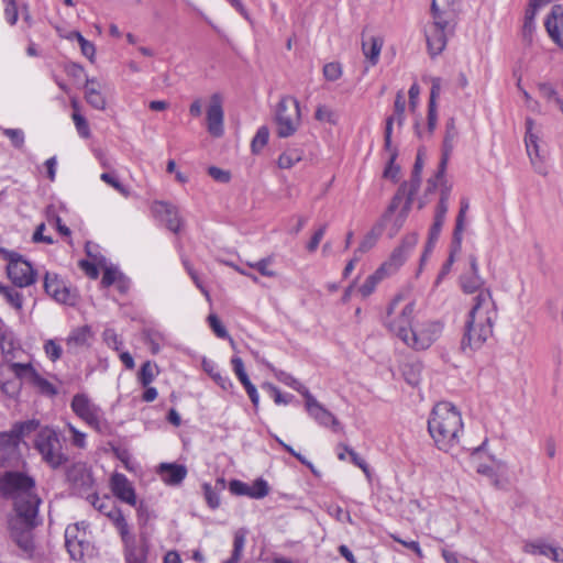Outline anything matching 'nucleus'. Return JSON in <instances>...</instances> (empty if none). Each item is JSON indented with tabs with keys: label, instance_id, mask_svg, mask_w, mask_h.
<instances>
[{
	"label": "nucleus",
	"instance_id": "nucleus-1",
	"mask_svg": "<svg viewBox=\"0 0 563 563\" xmlns=\"http://www.w3.org/2000/svg\"><path fill=\"white\" fill-rule=\"evenodd\" d=\"M485 284L481 274H467L461 277V287L466 294H475L472 308L465 322L462 347L471 351L481 349L493 335L497 309L492 292L483 288Z\"/></svg>",
	"mask_w": 563,
	"mask_h": 563
},
{
	"label": "nucleus",
	"instance_id": "nucleus-2",
	"mask_svg": "<svg viewBox=\"0 0 563 563\" xmlns=\"http://www.w3.org/2000/svg\"><path fill=\"white\" fill-rule=\"evenodd\" d=\"M0 495L12 501L16 517L26 526L38 525L37 512L41 499L33 477L19 471L4 473L0 477Z\"/></svg>",
	"mask_w": 563,
	"mask_h": 563
},
{
	"label": "nucleus",
	"instance_id": "nucleus-3",
	"mask_svg": "<svg viewBox=\"0 0 563 563\" xmlns=\"http://www.w3.org/2000/svg\"><path fill=\"white\" fill-rule=\"evenodd\" d=\"M428 430L439 450L449 452L463 434L461 411L449 401L438 402L428 419Z\"/></svg>",
	"mask_w": 563,
	"mask_h": 563
},
{
	"label": "nucleus",
	"instance_id": "nucleus-4",
	"mask_svg": "<svg viewBox=\"0 0 563 563\" xmlns=\"http://www.w3.org/2000/svg\"><path fill=\"white\" fill-rule=\"evenodd\" d=\"M401 202H402V198L400 195H396L393 198V200H391L388 209L384 213L382 220L363 238L358 247L355 250L354 254L361 256L362 254L372 250L375 246V244L377 243V241L384 230V227L388 222L393 223L394 233L398 232V230L404 225L406 218L408 216V212H409V208H410V200H408L406 202V205L404 207H401V209L397 213V216L394 218V213L400 207Z\"/></svg>",
	"mask_w": 563,
	"mask_h": 563
},
{
	"label": "nucleus",
	"instance_id": "nucleus-5",
	"mask_svg": "<svg viewBox=\"0 0 563 563\" xmlns=\"http://www.w3.org/2000/svg\"><path fill=\"white\" fill-rule=\"evenodd\" d=\"M415 303L404 301L401 295L396 296L388 305L384 318L385 328L401 342L405 341L413 323Z\"/></svg>",
	"mask_w": 563,
	"mask_h": 563
},
{
	"label": "nucleus",
	"instance_id": "nucleus-6",
	"mask_svg": "<svg viewBox=\"0 0 563 563\" xmlns=\"http://www.w3.org/2000/svg\"><path fill=\"white\" fill-rule=\"evenodd\" d=\"M34 446L42 460L52 468H58L67 462L62 440L53 428H42L36 434Z\"/></svg>",
	"mask_w": 563,
	"mask_h": 563
},
{
	"label": "nucleus",
	"instance_id": "nucleus-7",
	"mask_svg": "<svg viewBox=\"0 0 563 563\" xmlns=\"http://www.w3.org/2000/svg\"><path fill=\"white\" fill-rule=\"evenodd\" d=\"M455 20L439 14H432V20L424 24L423 33L428 51L431 56H437L446 46L448 37L453 33Z\"/></svg>",
	"mask_w": 563,
	"mask_h": 563
},
{
	"label": "nucleus",
	"instance_id": "nucleus-8",
	"mask_svg": "<svg viewBox=\"0 0 563 563\" xmlns=\"http://www.w3.org/2000/svg\"><path fill=\"white\" fill-rule=\"evenodd\" d=\"M276 134L279 137H289L296 133L301 123L299 101L294 97H284L277 104Z\"/></svg>",
	"mask_w": 563,
	"mask_h": 563
},
{
	"label": "nucleus",
	"instance_id": "nucleus-9",
	"mask_svg": "<svg viewBox=\"0 0 563 563\" xmlns=\"http://www.w3.org/2000/svg\"><path fill=\"white\" fill-rule=\"evenodd\" d=\"M443 325L439 321H416L402 342L415 351L428 350L442 334Z\"/></svg>",
	"mask_w": 563,
	"mask_h": 563
},
{
	"label": "nucleus",
	"instance_id": "nucleus-10",
	"mask_svg": "<svg viewBox=\"0 0 563 563\" xmlns=\"http://www.w3.org/2000/svg\"><path fill=\"white\" fill-rule=\"evenodd\" d=\"M70 407L78 418L96 431L102 432L106 429L102 409L86 394H76L71 399Z\"/></svg>",
	"mask_w": 563,
	"mask_h": 563
},
{
	"label": "nucleus",
	"instance_id": "nucleus-11",
	"mask_svg": "<svg viewBox=\"0 0 563 563\" xmlns=\"http://www.w3.org/2000/svg\"><path fill=\"white\" fill-rule=\"evenodd\" d=\"M38 420L18 422L9 433H0V466L16 453L19 441L38 428Z\"/></svg>",
	"mask_w": 563,
	"mask_h": 563
},
{
	"label": "nucleus",
	"instance_id": "nucleus-12",
	"mask_svg": "<svg viewBox=\"0 0 563 563\" xmlns=\"http://www.w3.org/2000/svg\"><path fill=\"white\" fill-rule=\"evenodd\" d=\"M86 522L69 525L65 530V545L75 561H81L90 551Z\"/></svg>",
	"mask_w": 563,
	"mask_h": 563
},
{
	"label": "nucleus",
	"instance_id": "nucleus-13",
	"mask_svg": "<svg viewBox=\"0 0 563 563\" xmlns=\"http://www.w3.org/2000/svg\"><path fill=\"white\" fill-rule=\"evenodd\" d=\"M417 243L418 235L416 233L406 235L389 257L377 268L379 274H383L386 278L396 274L405 264Z\"/></svg>",
	"mask_w": 563,
	"mask_h": 563
},
{
	"label": "nucleus",
	"instance_id": "nucleus-14",
	"mask_svg": "<svg viewBox=\"0 0 563 563\" xmlns=\"http://www.w3.org/2000/svg\"><path fill=\"white\" fill-rule=\"evenodd\" d=\"M7 274L10 280L20 288L31 286L36 280V272L32 265L15 253L9 257Z\"/></svg>",
	"mask_w": 563,
	"mask_h": 563
},
{
	"label": "nucleus",
	"instance_id": "nucleus-15",
	"mask_svg": "<svg viewBox=\"0 0 563 563\" xmlns=\"http://www.w3.org/2000/svg\"><path fill=\"white\" fill-rule=\"evenodd\" d=\"M9 369L14 374L15 378L34 385L42 394L47 396L56 395L55 386L42 377L30 363H10Z\"/></svg>",
	"mask_w": 563,
	"mask_h": 563
},
{
	"label": "nucleus",
	"instance_id": "nucleus-16",
	"mask_svg": "<svg viewBox=\"0 0 563 563\" xmlns=\"http://www.w3.org/2000/svg\"><path fill=\"white\" fill-rule=\"evenodd\" d=\"M305 408L309 417L319 426L331 428L335 432L342 431L343 428L336 417L320 404L311 394L306 395Z\"/></svg>",
	"mask_w": 563,
	"mask_h": 563
},
{
	"label": "nucleus",
	"instance_id": "nucleus-17",
	"mask_svg": "<svg viewBox=\"0 0 563 563\" xmlns=\"http://www.w3.org/2000/svg\"><path fill=\"white\" fill-rule=\"evenodd\" d=\"M44 289L48 296L54 298L59 303L68 306H74L76 303V292L68 288L65 282L54 273L45 274Z\"/></svg>",
	"mask_w": 563,
	"mask_h": 563
},
{
	"label": "nucleus",
	"instance_id": "nucleus-18",
	"mask_svg": "<svg viewBox=\"0 0 563 563\" xmlns=\"http://www.w3.org/2000/svg\"><path fill=\"white\" fill-rule=\"evenodd\" d=\"M222 96L213 93L210 97L206 111L207 130L214 137H221L224 133V111Z\"/></svg>",
	"mask_w": 563,
	"mask_h": 563
},
{
	"label": "nucleus",
	"instance_id": "nucleus-19",
	"mask_svg": "<svg viewBox=\"0 0 563 563\" xmlns=\"http://www.w3.org/2000/svg\"><path fill=\"white\" fill-rule=\"evenodd\" d=\"M93 341V332L90 325H80L74 328L67 335L65 343L67 353L78 354L88 350Z\"/></svg>",
	"mask_w": 563,
	"mask_h": 563
},
{
	"label": "nucleus",
	"instance_id": "nucleus-20",
	"mask_svg": "<svg viewBox=\"0 0 563 563\" xmlns=\"http://www.w3.org/2000/svg\"><path fill=\"white\" fill-rule=\"evenodd\" d=\"M151 210L156 218L166 223L170 231L177 233L180 230L183 221L175 206L165 201H155Z\"/></svg>",
	"mask_w": 563,
	"mask_h": 563
},
{
	"label": "nucleus",
	"instance_id": "nucleus-21",
	"mask_svg": "<svg viewBox=\"0 0 563 563\" xmlns=\"http://www.w3.org/2000/svg\"><path fill=\"white\" fill-rule=\"evenodd\" d=\"M522 550L527 554L542 555L555 563H563V549L542 540L528 541L523 544Z\"/></svg>",
	"mask_w": 563,
	"mask_h": 563
},
{
	"label": "nucleus",
	"instance_id": "nucleus-22",
	"mask_svg": "<svg viewBox=\"0 0 563 563\" xmlns=\"http://www.w3.org/2000/svg\"><path fill=\"white\" fill-rule=\"evenodd\" d=\"M111 490L120 500L135 506L136 495L131 482L121 473H114L110 479Z\"/></svg>",
	"mask_w": 563,
	"mask_h": 563
},
{
	"label": "nucleus",
	"instance_id": "nucleus-23",
	"mask_svg": "<svg viewBox=\"0 0 563 563\" xmlns=\"http://www.w3.org/2000/svg\"><path fill=\"white\" fill-rule=\"evenodd\" d=\"M544 24L551 40L563 48V5H554Z\"/></svg>",
	"mask_w": 563,
	"mask_h": 563
},
{
	"label": "nucleus",
	"instance_id": "nucleus-24",
	"mask_svg": "<svg viewBox=\"0 0 563 563\" xmlns=\"http://www.w3.org/2000/svg\"><path fill=\"white\" fill-rule=\"evenodd\" d=\"M457 134H459V132L455 126V121H454V119H450L446 122V131H445V136H444V141H443L442 157L440 161L437 178H442L444 176L446 165L450 159L451 153L453 151Z\"/></svg>",
	"mask_w": 563,
	"mask_h": 563
},
{
	"label": "nucleus",
	"instance_id": "nucleus-25",
	"mask_svg": "<svg viewBox=\"0 0 563 563\" xmlns=\"http://www.w3.org/2000/svg\"><path fill=\"white\" fill-rule=\"evenodd\" d=\"M85 100L96 110H104L107 99L102 92V85L97 78H86Z\"/></svg>",
	"mask_w": 563,
	"mask_h": 563
},
{
	"label": "nucleus",
	"instance_id": "nucleus-26",
	"mask_svg": "<svg viewBox=\"0 0 563 563\" xmlns=\"http://www.w3.org/2000/svg\"><path fill=\"white\" fill-rule=\"evenodd\" d=\"M162 481L170 486L179 485L187 476V468L181 464L162 463L158 467Z\"/></svg>",
	"mask_w": 563,
	"mask_h": 563
},
{
	"label": "nucleus",
	"instance_id": "nucleus-27",
	"mask_svg": "<svg viewBox=\"0 0 563 563\" xmlns=\"http://www.w3.org/2000/svg\"><path fill=\"white\" fill-rule=\"evenodd\" d=\"M449 190H443L441 192V197L435 209L434 221L430 229V241H434L439 238L449 210Z\"/></svg>",
	"mask_w": 563,
	"mask_h": 563
},
{
	"label": "nucleus",
	"instance_id": "nucleus-28",
	"mask_svg": "<svg viewBox=\"0 0 563 563\" xmlns=\"http://www.w3.org/2000/svg\"><path fill=\"white\" fill-rule=\"evenodd\" d=\"M202 369L213 379V382L223 390L231 391L233 389V383L230 377L223 373L216 362L202 358Z\"/></svg>",
	"mask_w": 563,
	"mask_h": 563
},
{
	"label": "nucleus",
	"instance_id": "nucleus-29",
	"mask_svg": "<svg viewBox=\"0 0 563 563\" xmlns=\"http://www.w3.org/2000/svg\"><path fill=\"white\" fill-rule=\"evenodd\" d=\"M384 40L379 36H371L362 43L363 54L369 66H375L382 53Z\"/></svg>",
	"mask_w": 563,
	"mask_h": 563
},
{
	"label": "nucleus",
	"instance_id": "nucleus-30",
	"mask_svg": "<svg viewBox=\"0 0 563 563\" xmlns=\"http://www.w3.org/2000/svg\"><path fill=\"white\" fill-rule=\"evenodd\" d=\"M525 143H526L528 156H529L533 167L536 168V170L539 174L545 175L547 170H545L544 166L542 165V159L540 156L539 144H538V135L537 134L526 135Z\"/></svg>",
	"mask_w": 563,
	"mask_h": 563
},
{
	"label": "nucleus",
	"instance_id": "nucleus-31",
	"mask_svg": "<svg viewBox=\"0 0 563 563\" xmlns=\"http://www.w3.org/2000/svg\"><path fill=\"white\" fill-rule=\"evenodd\" d=\"M422 369L423 365L419 361H409L401 366L402 376L411 386H417L420 383Z\"/></svg>",
	"mask_w": 563,
	"mask_h": 563
},
{
	"label": "nucleus",
	"instance_id": "nucleus-32",
	"mask_svg": "<svg viewBox=\"0 0 563 563\" xmlns=\"http://www.w3.org/2000/svg\"><path fill=\"white\" fill-rule=\"evenodd\" d=\"M18 520L23 526V529L21 531H19L16 527H13L12 536H13L16 544L23 551L29 552V551H31L33 549V539H32L31 530L34 527L26 526V523L22 519L18 518Z\"/></svg>",
	"mask_w": 563,
	"mask_h": 563
},
{
	"label": "nucleus",
	"instance_id": "nucleus-33",
	"mask_svg": "<svg viewBox=\"0 0 563 563\" xmlns=\"http://www.w3.org/2000/svg\"><path fill=\"white\" fill-rule=\"evenodd\" d=\"M457 0H432L431 13L455 20Z\"/></svg>",
	"mask_w": 563,
	"mask_h": 563
},
{
	"label": "nucleus",
	"instance_id": "nucleus-34",
	"mask_svg": "<svg viewBox=\"0 0 563 563\" xmlns=\"http://www.w3.org/2000/svg\"><path fill=\"white\" fill-rule=\"evenodd\" d=\"M303 152L299 148H288L283 152L277 161L278 167L289 169L302 159Z\"/></svg>",
	"mask_w": 563,
	"mask_h": 563
},
{
	"label": "nucleus",
	"instance_id": "nucleus-35",
	"mask_svg": "<svg viewBox=\"0 0 563 563\" xmlns=\"http://www.w3.org/2000/svg\"><path fill=\"white\" fill-rule=\"evenodd\" d=\"M107 516L113 521V523L118 528L124 543H128L129 540L131 539V536L129 532L128 522L123 515L121 514V511L119 509H111L110 512H107Z\"/></svg>",
	"mask_w": 563,
	"mask_h": 563
},
{
	"label": "nucleus",
	"instance_id": "nucleus-36",
	"mask_svg": "<svg viewBox=\"0 0 563 563\" xmlns=\"http://www.w3.org/2000/svg\"><path fill=\"white\" fill-rule=\"evenodd\" d=\"M386 277L383 274H379V271L376 269L372 275H369L365 282L360 286L358 292L363 298L371 296L376 289L377 285L385 279Z\"/></svg>",
	"mask_w": 563,
	"mask_h": 563
},
{
	"label": "nucleus",
	"instance_id": "nucleus-37",
	"mask_svg": "<svg viewBox=\"0 0 563 563\" xmlns=\"http://www.w3.org/2000/svg\"><path fill=\"white\" fill-rule=\"evenodd\" d=\"M0 294L5 300L16 310H21L23 307V297L21 292L12 287L0 285Z\"/></svg>",
	"mask_w": 563,
	"mask_h": 563
},
{
	"label": "nucleus",
	"instance_id": "nucleus-38",
	"mask_svg": "<svg viewBox=\"0 0 563 563\" xmlns=\"http://www.w3.org/2000/svg\"><path fill=\"white\" fill-rule=\"evenodd\" d=\"M276 377L283 384L300 393L303 396V398H306L307 394H310V391L298 379H296L294 376L286 372H277Z\"/></svg>",
	"mask_w": 563,
	"mask_h": 563
},
{
	"label": "nucleus",
	"instance_id": "nucleus-39",
	"mask_svg": "<svg viewBox=\"0 0 563 563\" xmlns=\"http://www.w3.org/2000/svg\"><path fill=\"white\" fill-rule=\"evenodd\" d=\"M165 334L158 331H147L145 333V343L148 345L153 354H157L161 351L162 345L165 344Z\"/></svg>",
	"mask_w": 563,
	"mask_h": 563
},
{
	"label": "nucleus",
	"instance_id": "nucleus-40",
	"mask_svg": "<svg viewBox=\"0 0 563 563\" xmlns=\"http://www.w3.org/2000/svg\"><path fill=\"white\" fill-rule=\"evenodd\" d=\"M158 374L157 367L155 364H152L150 361L145 362L139 372V380L142 386L147 387Z\"/></svg>",
	"mask_w": 563,
	"mask_h": 563
},
{
	"label": "nucleus",
	"instance_id": "nucleus-41",
	"mask_svg": "<svg viewBox=\"0 0 563 563\" xmlns=\"http://www.w3.org/2000/svg\"><path fill=\"white\" fill-rule=\"evenodd\" d=\"M268 139H269L268 128L265 125H262L261 128H258V130H257L256 134L254 135L252 143H251L252 152L254 154L260 153L264 148V146L267 144Z\"/></svg>",
	"mask_w": 563,
	"mask_h": 563
},
{
	"label": "nucleus",
	"instance_id": "nucleus-42",
	"mask_svg": "<svg viewBox=\"0 0 563 563\" xmlns=\"http://www.w3.org/2000/svg\"><path fill=\"white\" fill-rule=\"evenodd\" d=\"M269 493L268 483L263 478H257L250 485L249 497L254 499H262Z\"/></svg>",
	"mask_w": 563,
	"mask_h": 563
},
{
	"label": "nucleus",
	"instance_id": "nucleus-43",
	"mask_svg": "<svg viewBox=\"0 0 563 563\" xmlns=\"http://www.w3.org/2000/svg\"><path fill=\"white\" fill-rule=\"evenodd\" d=\"M405 110H406V99L402 91H398L395 99L394 104V114L390 118H394L398 125H402L405 122Z\"/></svg>",
	"mask_w": 563,
	"mask_h": 563
},
{
	"label": "nucleus",
	"instance_id": "nucleus-44",
	"mask_svg": "<svg viewBox=\"0 0 563 563\" xmlns=\"http://www.w3.org/2000/svg\"><path fill=\"white\" fill-rule=\"evenodd\" d=\"M203 496L207 505L211 509H217L220 506V492L213 488L211 484L205 483L202 485Z\"/></svg>",
	"mask_w": 563,
	"mask_h": 563
},
{
	"label": "nucleus",
	"instance_id": "nucleus-45",
	"mask_svg": "<svg viewBox=\"0 0 563 563\" xmlns=\"http://www.w3.org/2000/svg\"><path fill=\"white\" fill-rule=\"evenodd\" d=\"M89 500L95 509H97L99 512L107 516V512H110L111 509H117L112 505L111 498L104 496L99 497L98 495H91L89 496Z\"/></svg>",
	"mask_w": 563,
	"mask_h": 563
},
{
	"label": "nucleus",
	"instance_id": "nucleus-46",
	"mask_svg": "<svg viewBox=\"0 0 563 563\" xmlns=\"http://www.w3.org/2000/svg\"><path fill=\"white\" fill-rule=\"evenodd\" d=\"M71 119L79 136L82 139L90 137V128L85 117L81 115L80 112L75 111L73 112Z\"/></svg>",
	"mask_w": 563,
	"mask_h": 563
},
{
	"label": "nucleus",
	"instance_id": "nucleus-47",
	"mask_svg": "<svg viewBox=\"0 0 563 563\" xmlns=\"http://www.w3.org/2000/svg\"><path fill=\"white\" fill-rule=\"evenodd\" d=\"M467 210H468V201L466 199H463L461 201V208H460L459 216L456 218V224H455V230H454V239L459 243L462 240V233L464 230V219H465V214H466Z\"/></svg>",
	"mask_w": 563,
	"mask_h": 563
},
{
	"label": "nucleus",
	"instance_id": "nucleus-48",
	"mask_svg": "<svg viewBox=\"0 0 563 563\" xmlns=\"http://www.w3.org/2000/svg\"><path fill=\"white\" fill-rule=\"evenodd\" d=\"M100 179L108 184L109 186H111L112 188H114L122 196L129 197L130 190L119 181L115 175L111 173H102L100 175Z\"/></svg>",
	"mask_w": 563,
	"mask_h": 563
},
{
	"label": "nucleus",
	"instance_id": "nucleus-49",
	"mask_svg": "<svg viewBox=\"0 0 563 563\" xmlns=\"http://www.w3.org/2000/svg\"><path fill=\"white\" fill-rule=\"evenodd\" d=\"M44 352L46 356L52 361L56 362L60 358L63 349L56 340L49 339L44 343Z\"/></svg>",
	"mask_w": 563,
	"mask_h": 563
},
{
	"label": "nucleus",
	"instance_id": "nucleus-50",
	"mask_svg": "<svg viewBox=\"0 0 563 563\" xmlns=\"http://www.w3.org/2000/svg\"><path fill=\"white\" fill-rule=\"evenodd\" d=\"M122 276V273L114 266H104L103 276L101 279V284L104 287H109L111 285H114L120 277Z\"/></svg>",
	"mask_w": 563,
	"mask_h": 563
},
{
	"label": "nucleus",
	"instance_id": "nucleus-51",
	"mask_svg": "<svg viewBox=\"0 0 563 563\" xmlns=\"http://www.w3.org/2000/svg\"><path fill=\"white\" fill-rule=\"evenodd\" d=\"M323 76L327 80L335 81L342 76V66L339 63L332 62L323 66Z\"/></svg>",
	"mask_w": 563,
	"mask_h": 563
},
{
	"label": "nucleus",
	"instance_id": "nucleus-52",
	"mask_svg": "<svg viewBox=\"0 0 563 563\" xmlns=\"http://www.w3.org/2000/svg\"><path fill=\"white\" fill-rule=\"evenodd\" d=\"M273 263V257L267 256L257 262H254V269H256L261 275L265 277H275L276 273L269 268Z\"/></svg>",
	"mask_w": 563,
	"mask_h": 563
},
{
	"label": "nucleus",
	"instance_id": "nucleus-53",
	"mask_svg": "<svg viewBox=\"0 0 563 563\" xmlns=\"http://www.w3.org/2000/svg\"><path fill=\"white\" fill-rule=\"evenodd\" d=\"M2 133L11 141L13 146L18 148L23 146L24 133L21 129H2Z\"/></svg>",
	"mask_w": 563,
	"mask_h": 563
},
{
	"label": "nucleus",
	"instance_id": "nucleus-54",
	"mask_svg": "<svg viewBox=\"0 0 563 563\" xmlns=\"http://www.w3.org/2000/svg\"><path fill=\"white\" fill-rule=\"evenodd\" d=\"M77 42L80 46L81 54L87 57L90 62H93L96 56V47L93 43L86 40L82 35H77Z\"/></svg>",
	"mask_w": 563,
	"mask_h": 563
},
{
	"label": "nucleus",
	"instance_id": "nucleus-55",
	"mask_svg": "<svg viewBox=\"0 0 563 563\" xmlns=\"http://www.w3.org/2000/svg\"><path fill=\"white\" fill-rule=\"evenodd\" d=\"M328 512L331 517H333L335 520H338L340 522H349L351 525L354 523L350 512L343 510V508H341L338 505L329 506Z\"/></svg>",
	"mask_w": 563,
	"mask_h": 563
},
{
	"label": "nucleus",
	"instance_id": "nucleus-56",
	"mask_svg": "<svg viewBox=\"0 0 563 563\" xmlns=\"http://www.w3.org/2000/svg\"><path fill=\"white\" fill-rule=\"evenodd\" d=\"M208 323L218 338H220V339L229 338V333H228L227 329L224 328V325L221 323V321L219 320V318L216 314H213V313L209 314Z\"/></svg>",
	"mask_w": 563,
	"mask_h": 563
},
{
	"label": "nucleus",
	"instance_id": "nucleus-57",
	"mask_svg": "<svg viewBox=\"0 0 563 563\" xmlns=\"http://www.w3.org/2000/svg\"><path fill=\"white\" fill-rule=\"evenodd\" d=\"M4 4V16L10 25H14L18 21V8L15 0H2Z\"/></svg>",
	"mask_w": 563,
	"mask_h": 563
},
{
	"label": "nucleus",
	"instance_id": "nucleus-58",
	"mask_svg": "<svg viewBox=\"0 0 563 563\" xmlns=\"http://www.w3.org/2000/svg\"><path fill=\"white\" fill-rule=\"evenodd\" d=\"M103 340L106 342V344L109 346V347H112L113 350L115 351H120L123 343L122 341L120 340L119 335L115 333V331L113 329H106L103 331Z\"/></svg>",
	"mask_w": 563,
	"mask_h": 563
},
{
	"label": "nucleus",
	"instance_id": "nucleus-59",
	"mask_svg": "<svg viewBox=\"0 0 563 563\" xmlns=\"http://www.w3.org/2000/svg\"><path fill=\"white\" fill-rule=\"evenodd\" d=\"M229 490L232 495L249 497L250 485L240 479H232L229 483Z\"/></svg>",
	"mask_w": 563,
	"mask_h": 563
},
{
	"label": "nucleus",
	"instance_id": "nucleus-60",
	"mask_svg": "<svg viewBox=\"0 0 563 563\" xmlns=\"http://www.w3.org/2000/svg\"><path fill=\"white\" fill-rule=\"evenodd\" d=\"M387 153H388V166L384 170V176L386 178L395 179L398 174V170H399V168L394 164L395 159L397 157V152H396V150H390V151H387Z\"/></svg>",
	"mask_w": 563,
	"mask_h": 563
},
{
	"label": "nucleus",
	"instance_id": "nucleus-61",
	"mask_svg": "<svg viewBox=\"0 0 563 563\" xmlns=\"http://www.w3.org/2000/svg\"><path fill=\"white\" fill-rule=\"evenodd\" d=\"M246 533L247 531L245 529H239L234 533V541H233V553L239 554L242 556L245 542H246Z\"/></svg>",
	"mask_w": 563,
	"mask_h": 563
},
{
	"label": "nucleus",
	"instance_id": "nucleus-62",
	"mask_svg": "<svg viewBox=\"0 0 563 563\" xmlns=\"http://www.w3.org/2000/svg\"><path fill=\"white\" fill-rule=\"evenodd\" d=\"M67 428L71 434V443L77 448L84 449L86 446V434L71 423H67Z\"/></svg>",
	"mask_w": 563,
	"mask_h": 563
},
{
	"label": "nucleus",
	"instance_id": "nucleus-63",
	"mask_svg": "<svg viewBox=\"0 0 563 563\" xmlns=\"http://www.w3.org/2000/svg\"><path fill=\"white\" fill-rule=\"evenodd\" d=\"M231 364H232L234 374L236 375V377L239 378V380L241 383L250 379L245 372L243 361L240 357H238V356L232 357Z\"/></svg>",
	"mask_w": 563,
	"mask_h": 563
},
{
	"label": "nucleus",
	"instance_id": "nucleus-64",
	"mask_svg": "<svg viewBox=\"0 0 563 563\" xmlns=\"http://www.w3.org/2000/svg\"><path fill=\"white\" fill-rule=\"evenodd\" d=\"M208 174L219 183H228L231 179V175L228 170L221 169L216 166H211L208 169Z\"/></svg>",
	"mask_w": 563,
	"mask_h": 563
}]
</instances>
